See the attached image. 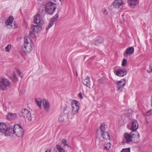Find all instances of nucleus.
<instances>
[{
  "instance_id": "nucleus-47",
  "label": "nucleus",
  "mask_w": 152,
  "mask_h": 152,
  "mask_svg": "<svg viewBox=\"0 0 152 152\" xmlns=\"http://www.w3.org/2000/svg\"><path fill=\"white\" fill-rule=\"evenodd\" d=\"M59 0L60 1H61V0Z\"/></svg>"
},
{
  "instance_id": "nucleus-15",
  "label": "nucleus",
  "mask_w": 152,
  "mask_h": 152,
  "mask_svg": "<svg viewBox=\"0 0 152 152\" xmlns=\"http://www.w3.org/2000/svg\"><path fill=\"white\" fill-rule=\"evenodd\" d=\"M82 83L85 86L89 88H90L91 87V82L89 77H86L85 79L83 80Z\"/></svg>"
},
{
  "instance_id": "nucleus-21",
  "label": "nucleus",
  "mask_w": 152,
  "mask_h": 152,
  "mask_svg": "<svg viewBox=\"0 0 152 152\" xmlns=\"http://www.w3.org/2000/svg\"><path fill=\"white\" fill-rule=\"evenodd\" d=\"M31 29L33 32L37 33L40 31L42 28L41 27L38 25H33L31 27Z\"/></svg>"
},
{
  "instance_id": "nucleus-34",
  "label": "nucleus",
  "mask_w": 152,
  "mask_h": 152,
  "mask_svg": "<svg viewBox=\"0 0 152 152\" xmlns=\"http://www.w3.org/2000/svg\"><path fill=\"white\" fill-rule=\"evenodd\" d=\"M127 63V61L124 58L123 59L122 63V66H125L126 64Z\"/></svg>"
},
{
  "instance_id": "nucleus-29",
  "label": "nucleus",
  "mask_w": 152,
  "mask_h": 152,
  "mask_svg": "<svg viewBox=\"0 0 152 152\" xmlns=\"http://www.w3.org/2000/svg\"><path fill=\"white\" fill-rule=\"evenodd\" d=\"M56 147L59 152H64V149L62 148L60 145H57Z\"/></svg>"
},
{
  "instance_id": "nucleus-12",
  "label": "nucleus",
  "mask_w": 152,
  "mask_h": 152,
  "mask_svg": "<svg viewBox=\"0 0 152 152\" xmlns=\"http://www.w3.org/2000/svg\"><path fill=\"white\" fill-rule=\"evenodd\" d=\"M140 135L139 133L135 132V134H132V142L137 143L139 141Z\"/></svg>"
},
{
  "instance_id": "nucleus-31",
  "label": "nucleus",
  "mask_w": 152,
  "mask_h": 152,
  "mask_svg": "<svg viewBox=\"0 0 152 152\" xmlns=\"http://www.w3.org/2000/svg\"><path fill=\"white\" fill-rule=\"evenodd\" d=\"M103 42V39H98L95 42V44L97 45L99 44L102 43Z\"/></svg>"
},
{
  "instance_id": "nucleus-11",
  "label": "nucleus",
  "mask_w": 152,
  "mask_h": 152,
  "mask_svg": "<svg viewBox=\"0 0 152 152\" xmlns=\"http://www.w3.org/2000/svg\"><path fill=\"white\" fill-rule=\"evenodd\" d=\"M134 49L133 47H131L127 48L124 53V56L125 57H127L128 56H129L134 52Z\"/></svg>"
},
{
  "instance_id": "nucleus-5",
  "label": "nucleus",
  "mask_w": 152,
  "mask_h": 152,
  "mask_svg": "<svg viewBox=\"0 0 152 152\" xmlns=\"http://www.w3.org/2000/svg\"><path fill=\"white\" fill-rule=\"evenodd\" d=\"M10 82L6 78H2L0 81V89L2 90H7V87L10 86Z\"/></svg>"
},
{
  "instance_id": "nucleus-42",
  "label": "nucleus",
  "mask_w": 152,
  "mask_h": 152,
  "mask_svg": "<svg viewBox=\"0 0 152 152\" xmlns=\"http://www.w3.org/2000/svg\"><path fill=\"white\" fill-rule=\"evenodd\" d=\"M128 116H130L131 115V114L132 113V111L131 110L129 109L128 110Z\"/></svg>"
},
{
  "instance_id": "nucleus-27",
  "label": "nucleus",
  "mask_w": 152,
  "mask_h": 152,
  "mask_svg": "<svg viewBox=\"0 0 152 152\" xmlns=\"http://www.w3.org/2000/svg\"><path fill=\"white\" fill-rule=\"evenodd\" d=\"M78 102L77 101L75 100H73L72 101L71 103V106H74L75 107H79L78 105Z\"/></svg>"
},
{
  "instance_id": "nucleus-39",
  "label": "nucleus",
  "mask_w": 152,
  "mask_h": 152,
  "mask_svg": "<svg viewBox=\"0 0 152 152\" xmlns=\"http://www.w3.org/2000/svg\"><path fill=\"white\" fill-rule=\"evenodd\" d=\"M147 71L148 72H152V66L150 65L149 69L147 70Z\"/></svg>"
},
{
  "instance_id": "nucleus-44",
  "label": "nucleus",
  "mask_w": 152,
  "mask_h": 152,
  "mask_svg": "<svg viewBox=\"0 0 152 152\" xmlns=\"http://www.w3.org/2000/svg\"><path fill=\"white\" fill-rule=\"evenodd\" d=\"M103 13L104 15H107L108 14V12L107 11V10L106 9H104V12H103Z\"/></svg>"
},
{
  "instance_id": "nucleus-24",
  "label": "nucleus",
  "mask_w": 152,
  "mask_h": 152,
  "mask_svg": "<svg viewBox=\"0 0 152 152\" xmlns=\"http://www.w3.org/2000/svg\"><path fill=\"white\" fill-rule=\"evenodd\" d=\"M101 135L103 136V137L104 139L106 140L110 139V136L109 132H105L103 133V134H102Z\"/></svg>"
},
{
  "instance_id": "nucleus-14",
  "label": "nucleus",
  "mask_w": 152,
  "mask_h": 152,
  "mask_svg": "<svg viewBox=\"0 0 152 152\" xmlns=\"http://www.w3.org/2000/svg\"><path fill=\"white\" fill-rule=\"evenodd\" d=\"M123 4L122 0H115L113 2V5L115 8H122Z\"/></svg>"
},
{
  "instance_id": "nucleus-20",
  "label": "nucleus",
  "mask_w": 152,
  "mask_h": 152,
  "mask_svg": "<svg viewBox=\"0 0 152 152\" xmlns=\"http://www.w3.org/2000/svg\"><path fill=\"white\" fill-rule=\"evenodd\" d=\"M16 117L17 115L16 113H9L7 116V119L10 120L15 119L16 118Z\"/></svg>"
},
{
  "instance_id": "nucleus-1",
  "label": "nucleus",
  "mask_w": 152,
  "mask_h": 152,
  "mask_svg": "<svg viewBox=\"0 0 152 152\" xmlns=\"http://www.w3.org/2000/svg\"><path fill=\"white\" fill-rule=\"evenodd\" d=\"M34 46L33 42L31 39H25L24 43L21 51L22 54L26 55L30 53L33 49Z\"/></svg>"
},
{
  "instance_id": "nucleus-32",
  "label": "nucleus",
  "mask_w": 152,
  "mask_h": 152,
  "mask_svg": "<svg viewBox=\"0 0 152 152\" xmlns=\"http://www.w3.org/2000/svg\"><path fill=\"white\" fill-rule=\"evenodd\" d=\"M121 152H130V148H123Z\"/></svg>"
},
{
  "instance_id": "nucleus-2",
  "label": "nucleus",
  "mask_w": 152,
  "mask_h": 152,
  "mask_svg": "<svg viewBox=\"0 0 152 152\" xmlns=\"http://www.w3.org/2000/svg\"><path fill=\"white\" fill-rule=\"evenodd\" d=\"M13 126H8L4 123L0 122V134L9 136L12 134Z\"/></svg>"
},
{
  "instance_id": "nucleus-8",
  "label": "nucleus",
  "mask_w": 152,
  "mask_h": 152,
  "mask_svg": "<svg viewBox=\"0 0 152 152\" xmlns=\"http://www.w3.org/2000/svg\"><path fill=\"white\" fill-rule=\"evenodd\" d=\"M58 13L56 14L52 18L49 22L48 27L46 28V30H48L53 25L55 22L58 20Z\"/></svg>"
},
{
  "instance_id": "nucleus-35",
  "label": "nucleus",
  "mask_w": 152,
  "mask_h": 152,
  "mask_svg": "<svg viewBox=\"0 0 152 152\" xmlns=\"http://www.w3.org/2000/svg\"><path fill=\"white\" fill-rule=\"evenodd\" d=\"M152 109H150L148 111L146 112V115L147 116H149L150 115H151V114H152Z\"/></svg>"
},
{
  "instance_id": "nucleus-16",
  "label": "nucleus",
  "mask_w": 152,
  "mask_h": 152,
  "mask_svg": "<svg viewBox=\"0 0 152 152\" xmlns=\"http://www.w3.org/2000/svg\"><path fill=\"white\" fill-rule=\"evenodd\" d=\"M43 103L45 110L47 111H48V109L50 108V104L48 101L47 100L44 99Z\"/></svg>"
},
{
  "instance_id": "nucleus-46",
  "label": "nucleus",
  "mask_w": 152,
  "mask_h": 152,
  "mask_svg": "<svg viewBox=\"0 0 152 152\" xmlns=\"http://www.w3.org/2000/svg\"><path fill=\"white\" fill-rule=\"evenodd\" d=\"M45 152H50V151H46Z\"/></svg>"
},
{
  "instance_id": "nucleus-23",
  "label": "nucleus",
  "mask_w": 152,
  "mask_h": 152,
  "mask_svg": "<svg viewBox=\"0 0 152 152\" xmlns=\"http://www.w3.org/2000/svg\"><path fill=\"white\" fill-rule=\"evenodd\" d=\"M35 101L36 103L37 104L38 106L41 109L42 108L41 103H42V99H41L35 98Z\"/></svg>"
},
{
  "instance_id": "nucleus-43",
  "label": "nucleus",
  "mask_w": 152,
  "mask_h": 152,
  "mask_svg": "<svg viewBox=\"0 0 152 152\" xmlns=\"http://www.w3.org/2000/svg\"><path fill=\"white\" fill-rule=\"evenodd\" d=\"M78 96L81 99H82L83 98V96H82V94L81 92H80L78 94Z\"/></svg>"
},
{
  "instance_id": "nucleus-40",
  "label": "nucleus",
  "mask_w": 152,
  "mask_h": 152,
  "mask_svg": "<svg viewBox=\"0 0 152 152\" xmlns=\"http://www.w3.org/2000/svg\"><path fill=\"white\" fill-rule=\"evenodd\" d=\"M62 142L65 145H68L67 144V140L65 139H63L62 140Z\"/></svg>"
},
{
  "instance_id": "nucleus-28",
  "label": "nucleus",
  "mask_w": 152,
  "mask_h": 152,
  "mask_svg": "<svg viewBox=\"0 0 152 152\" xmlns=\"http://www.w3.org/2000/svg\"><path fill=\"white\" fill-rule=\"evenodd\" d=\"M105 124H102L100 126V129L101 131V134L105 132Z\"/></svg>"
},
{
  "instance_id": "nucleus-18",
  "label": "nucleus",
  "mask_w": 152,
  "mask_h": 152,
  "mask_svg": "<svg viewBox=\"0 0 152 152\" xmlns=\"http://www.w3.org/2000/svg\"><path fill=\"white\" fill-rule=\"evenodd\" d=\"M131 135L129 134L126 133L124 134V137L126 140V142L128 143L130 142H132V133Z\"/></svg>"
},
{
  "instance_id": "nucleus-6",
  "label": "nucleus",
  "mask_w": 152,
  "mask_h": 152,
  "mask_svg": "<svg viewBox=\"0 0 152 152\" xmlns=\"http://www.w3.org/2000/svg\"><path fill=\"white\" fill-rule=\"evenodd\" d=\"M13 19L14 18L12 16H10L6 20L5 24L8 28H15L18 27L16 23L13 22Z\"/></svg>"
},
{
  "instance_id": "nucleus-3",
  "label": "nucleus",
  "mask_w": 152,
  "mask_h": 152,
  "mask_svg": "<svg viewBox=\"0 0 152 152\" xmlns=\"http://www.w3.org/2000/svg\"><path fill=\"white\" fill-rule=\"evenodd\" d=\"M56 8V4L51 1L47 2L45 5L46 13L49 15H52Z\"/></svg>"
},
{
  "instance_id": "nucleus-38",
  "label": "nucleus",
  "mask_w": 152,
  "mask_h": 152,
  "mask_svg": "<svg viewBox=\"0 0 152 152\" xmlns=\"http://www.w3.org/2000/svg\"><path fill=\"white\" fill-rule=\"evenodd\" d=\"M98 82L99 83H101L102 84H103L105 82L104 80L102 79H99L98 80Z\"/></svg>"
},
{
  "instance_id": "nucleus-41",
  "label": "nucleus",
  "mask_w": 152,
  "mask_h": 152,
  "mask_svg": "<svg viewBox=\"0 0 152 152\" xmlns=\"http://www.w3.org/2000/svg\"><path fill=\"white\" fill-rule=\"evenodd\" d=\"M17 73L21 77H22V76L21 75H22V73L19 70H17Z\"/></svg>"
},
{
  "instance_id": "nucleus-22",
  "label": "nucleus",
  "mask_w": 152,
  "mask_h": 152,
  "mask_svg": "<svg viewBox=\"0 0 152 152\" xmlns=\"http://www.w3.org/2000/svg\"><path fill=\"white\" fill-rule=\"evenodd\" d=\"M72 111L71 113L72 115L73 116L75 114H76L79 110V107H75L74 106H72Z\"/></svg>"
},
{
  "instance_id": "nucleus-9",
  "label": "nucleus",
  "mask_w": 152,
  "mask_h": 152,
  "mask_svg": "<svg viewBox=\"0 0 152 152\" xmlns=\"http://www.w3.org/2000/svg\"><path fill=\"white\" fill-rule=\"evenodd\" d=\"M126 84V80L125 79H122L119 81H118L116 83L118 90L122 91V89L125 85Z\"/></svg>"
},
{
  "instance_id": "nucleus-36",
  "label": "nucleus",
  "mask_w": 152,
  "mask_h": 152,
  "mask_svg": "<svg viewBox=\"0 0 152 152\" xmlns=\"http://www.w3.org/2000/svg\"><path fill=\"white\" fill-rule=\"evenodd\" d=\"M58 121H59L61 122H63L64 121V118L62 115H60V117L58 118Z\"/></svg>"
},
{
  "instance_id": "nucleus-30",
  "label": "nucleus",
  "mask_w": 152,
  "mask_h": 152,
  "mask_svg": "<svg viewBox=\"0 0 152 152\" xmlns=\"http://www.w3.org/2000/svg\"><path fill=\"white\" fill-rule=\"evenodd\" d=\"M12 80L14 82H15L18 81V79L15 73H13V75L12 77H11Z\"/></svg>"
},
{
  "instance_id": "nucleus-10",
  "label": "nucleus",
  "mask_w": 152,
  "mask_h": 152,
  "mask_svg": "<svg viewBox=\"0 0 152 152\" xmlns=\"http://www.w3.org/2000/svg\"><path fill=\"white\" fill-rule=\"evenodd\" d=\"M138 128V123L137 120L135 119H133L131 130L132 132L135 131Z\"/></svg>"
},
{
  "instance_id": "nucleus-17",
  "label": "nucleus",
  "mask_w": 152,
  "mask_h": 152,
  "mask_svg": "<svg viewBox=\"0 0 152 152\" xmlns=\"http://www.w3.org/2000/svg\"><path fill=\"white\" fill-rule=\"evenodd\" d=\"M129 6L131 8H134L138 3L137 0H128Z\"/></svg>"
},
{
  "instance_id": "nucleus-7",
  "label": "nucleus",
  "mask_w": 152,
  "mask_h": 152,
  "mask_svg": "<svg viewBox=\"0 0 152 152\" xmlns=\"http://www.w3.org/2000/svg\"><path fill=\"white\" fill-rule=\"evenodd\" d=\"M42 17L43 15L40 14L35 15L34 18V22L38 25H42L44 23Z\"/></svg>"
},
{
  "instance_id": "nucleus-4",
  "label": "nucleus",
  "mask_w": 152,
  "mask_h": 152,
  "mask_svg": "<svg viewBox=\"0 0 152 152\" xmlns=\"http://www.w3.org/2000/svg\"><path fill=\"white\" fill-rule=\"evenodd\" d=\"M12 132L17 136L21 137L23 134L24 130L20 125L15 124L13 127Z\"/></svg>"
},
{
  "instance_id": "nucleus-13",
  "label": "nucleus",
  "mask_w": 152,
  "mask_h": 152,
  "mask_svg": "<svg viewBox=\"0 0 152 152\" xmlns=\"http://www.w3.org/2000/svg\"><path fill=\"white\" fill-rule=\"evenodd\" d=\"M127 73V71L125 69H120L116 72V75L120 77H123Z\"/></svg>"
},
{
  "instance_id": "nucleus-19",
  "label": "nucleus",
  "mask_w": 152,
  "mask_h": 152,
  "mask_svg": "<svg viewBox=\"0 0 152 152\" xmlns=\"http://www.w3.org/2000/svg\"><path fill=\"white\" fill-rule=\"evenodd\" d=\"M39 12L41 15H43V14H45L46 13L45 5L42 4L40 5L39 7Z\"/></svg>"
},
{
  "instance_id": "nucleus-26",
  "label": "nucleus",
  "mask_w": 152,
  "mask_h": 152,
  "mask_svg": "<svg viewBox=\"0 0 152 152\" xmlns=\"http://www.w3.org/2000/svg\"><path fill=\"white\" fill-rule=\"evenodd\" d=\"M24 118H27V119L29 121H31L32 120V117H31V113L30 112L28 114H27V115H26L24 116Z\"/></svg>"
},
{
  "instance_id": "nucleus-37",
  "label": "nucleus",
  "mask_w": 152,
  "mask_h": 152,
  "mask_svg": "<svg viewBox=\"0 0 152 152\" xmlns=\"http://www.w3.org/2000/svg\"><path fill=\"white\" fill-rule=\"evenodd\" d=\"M30 37H31L34 38L35 37V34L34 33H33L31 31L29 33Z\"/></svg>"
},
{
  "instance_id": "nucleus-33",
  "label": "nucleus",
  "mask_w": 152,
  "mask_h": 152,
  "mask_svg": "<svg viewBox=\"0 0 152 152\" xmlns=\"http://www.w3.org/2000/svg\"><path fill=\"white\" fill-rule=\"evenodd\" d=\"M11 45H8L5 48V50L6 51L9 52L11 49Z\"/></svg>"
},
{
  "instance_id": "nucleus-25",
  "label": "nucleus",
  "mask_w": 152,
  "mask_h": 152,
  "mask_svg": "<svg viewBox=\"0 0 152 152\" xmlns=\"http://www.w3.org/2000/svg\"><path fill=\"white\" fill-rule=\"evenodd\" d=\"M30 112V111H28L27 109H24L22 110L21 113L22 114V115H21L24 117V115H27L28 113Z\"/></svg>"
},
{
  "instance_id": "nucleus-45",
  "label": "nucleus",
  "mask_w": 152,
  "mask_h": 152,
  "mask_svg": "<svg viewBox=\"0 0 152 152\" xmlns=\"http://www.w3.org/2000/svg\"><path fill=\"white\" fill-rule=\"evenodd\" d=\"M45 0H37L38 3L39 4L42 3Z\"/></svg>"
}]
</instances>
